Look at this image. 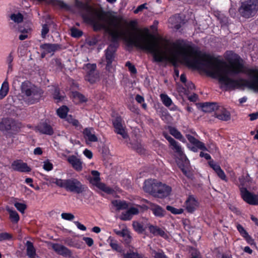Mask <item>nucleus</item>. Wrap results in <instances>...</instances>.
I'll return each instance as SVG.
<instances>
[{
	"label": "nucleus",
	"mask_w": 258,
	"mask_h": 258,
	"mask_svg": "<svg viewBox=\"0 0 258 258\" xmlns=\"http://www.w3.org/2000/svg\"><path fill=\"white\" fill-rule=\"evenodd\" d=\"M98 188L108 194H113L114 193V190L112 188L107 186L103 183L100 184Z\"/></svg>",
	"instance_id": "4c0bfd02"
},
{
	"label": "nucleus",
	"mask_w": 258,
	"mask_h": 258,
	"mask_svg": "<svg viewBox=\"0 0 258 258\" xmlns=\"http://www.w3.org/2000/svg\"><path fill=\"white\" fill-rule=\"evenodd\" d=\"M112 204L116 207L117 211L124 210L128 208L127 203L124 201L114 200L112 202Z\"/></svg>",
	"instance_id": "a878e982"
},
{
	"label": "nucleus",
	"mask_w": 258,
	"mask_h": 258,
	"mask_svg": "<svg viewBox=\"0 0 258 258\" xmlns=\"http://www.w3.org/2000/svg\"><path fill=\"white\" fill-rule=\"evenodd\" d=\"M11 167L14 170L21 172H28L31 171V168L27 164L21 160H16L13 161Z\"/></svg>",
	"instance_id": "9b49d317"
},
{
	"label": "nucleus",
	"mask_w": 258,
	"mask_h": 258,
	"mask_svg": "<svg viewBox=\"0 0 258 258\" xmlns=\"http://www.w3.org/2000/svg\"><path fill=\"white\" fill-rule=\"evenodd\" d=\"M52 182L55 183L60 187L64 188L67 191L76 194H81L85 190L86 186L78 179L71 178L66 179H53Z\"/></svg>",
	"instance_id": "7ed1b4c3"
},
{
	"label": "nucleus",
	"mask_w": 258,
	"mask_h": 258,
	"mask_svg": "<svg viewBox=\"0 0 258 258\" xmlns=\"http://www.w3.org/2000/svg\"><path fill=\"white\" fill-rule=\"evenodd\" d=\"M215 116L223 121H228L231 118L230 112L222 106H219L215 113Z\"/></svg>",
	"instance_id": "4468645a"
},
{
	"label": "nucleus",
	"mask_w": 258,
	"mask_h": 258,
	"mask_svg": "<svg viewBox=\"0 0 258 258\" xmlns=\"http://www.w3.org/2000/svg\"><path fill=\"white\" fill-rule=\"evenodd\" d=\"M12 238V235L8 233L4 232L0 233V241L10 239Z\"/></svg>",
	"instance_id": "8fccbe9b"
},
{
	"label": "nucleus",
	"mask_w": 258,
	"mask_h": 258,
	"mask_svg": "<svg viewBox=\"0 0 258 258\" xmlns=\"http://www.w3.org/2000/svg\"><path fill=\"white\" fill-rule=\"evenodd\" d=\"M132 217V216L130 214L128 211L127 210L126 212L121 214L120 216V219L124 221L130 220L131 219Z\"/></svg>",
	"instance_id": "49530a36"
},
{
	"label": "nucleus",
	"mask_w": 258,
	"mask_h": 258,
	"mask_svg": "<svg viewBox=\"0 0 258 258\" xmlns=\"http://www.w3.org/2000/svg\"><path fill=\"white\" fill-rule=\"evenodd\" d=\"M9 91V85L6 79L3 83L0 89V100L3 99L8 95Z\"/></svg>",
	"instance_id": "5701e85b"
},
{
	"label": "nucleus",
	"mask_w": 258,
	"mask_h": 258,
	"mask_svg": "<svg viewBox=\"0 0 258 258\" xmlns=\"http://www.w3.org/2000/svg\"><path fill=\"white\" fill-rule=\"evenodd\" d=\"M74 223L76 224L78 229L82 231H85L86 230V227L84 225L80 223L79 222L75 221Z\"/></svg>",
	"instance_id": "338daca9"
},
{
	"label": "nucleus",
	"mask_w": 258,
	"mask_h": 258,
	"mask_svg": "<svg viewBox=\"0 0 258 258\" xmlns=\"http://www.w3.org/2000/svg\"><path fill=\"white\" fill-rule=\"evenodd\" d=\"M50 25V23L48 21L46 22L45 24L42 25V29L41 31V37L43 39L45 38L46 35L49 31V25Z\"/></svg>",
	"instance_id": "72a5a7b5"
},
{
	"label": "nucleus",
	"mask_w": 258,
	"mask_h": 258,
	"mask_svg": "<svg viewBox=\"0 0 258 258\" xmlns=\"http://www.w3.org/2000/svg\"><path fill=\"white\" fill-rule=\"evenodd\" d=\"M237 229L242 237H244L245 235L248 234L243 226L240 224H238L237 225Z\"/></svg>",
	"instance_id": "6e6d98bb"
},
{
	"label": "nucleus",
	"mask_w": 258,
	"mask_h": 258,
	"mask_svg": "<svg viewBox=\"0 0 258 258\" xmlns=\"http://www.w3.org/2000/svg\"><path fill=\"white\" fill-rule=\"evenodd\" d=\"M123 258H143L142 255L137 252H127L123 254Z\"/></svg>",
	"instance_id": "a19ab883"
},
{
	"label": "nucleus",
	"mask_w": 258,
	"mask_h": 258,
	"mask_svg": "<svg viewBox=\"0 0 258 258\" xmlns=\"http://www.w3.org/2000/svg\"><path fill=\"white\" fill-rule=\"evenodd\" d=\"M166 209L167 210L174 214H180L182 213L183 212V210L182 209H176L169 206H167Z\"/></svg>",
	"instance_id": "37998d69"
},
{
	"label": "nucleus",
	"mask_w": 258,
	"mask_h": 258,
	"mask_svg": "<svg viewBox=\"0 0 258 258\" xmlns=\"http://www.w3.org/2000/svg\"><path fill=\"white\" fill-rule=\"evenodd\" d=\"M20 89L24 101L28 105L39 102L43 93L41 88L28 81L21 84Z\"/></svg>",
	"instance_id": "f03ea898"
},
{
	"label": "nucleus",
	"mask_w": 258,
	"mask_h": 258,
	"mask_svg": "<svg viewBox=\"0 0 258 258\" xmlns=\"http://www.w3.org/2000/svg\"><path fill=\"white\" fill-rule=\"evenodd\" d=\"M113 124L115 128V132L122 136L123 139H126L128 135L125 130V127L122 124V119L120 117H117L113 120Z\"/></svg>",
	"instance_id": "9d476101"
},
{
	"label": "nucleus",
	"mask_w": 258,
	"mask_h": 258,
	"mask_svg": "<svg viewBox=\"0 0 258 258\" xmlns=\"http://www.w3.org/2000/svg\"><path fill=\"white\" fill-rule=\"evenodd\" d=\"M216 173L217 174V175L218 176V177L219 178H220L222 180H224L225 181H227V177H226L224 172L221 168H220Z\"/></svg>",
	"instance_id": "09e8293b"
},
{
	"label": "nucleus",
	"mask_w": 258,
	"mask_h": 258,
	"mask_svg": "<svg viewBox=\"0 0 258 258\" xmlns=\"http://www.w3.org/2000/svg\"><path fill=\"white\" fill-rule=\"evenodd\" d=\"M53 95L54 99L56 100L57 102L62 99L63 97L59 95V90L56 88L54 89Z\"/></svg>",
	"instance_id": "603ef678"
},
{
	"label": "nucleus",
	"mask_w": 258,
	"mask_h": 258,
	"mask_svg": "<svg viewBox=\"0 0 258 258\" xmlns=\"http://www.w3.org/2000/svg\"><path fill=\"white\" fill-rule=\"evenodd\" d=\"M183 173V174L188 178H191L192 177L191 172L185 166L182 167H180Z\"/></svg>",
	"instance_id": "13d9d810"
},
{
	"label": "nucleus",
	"mask_w": 258,
	"mask_h": 258,
	"mask_svg": "<svg viewBox=\"0 0 258 258\" xmlns=\"http://www.w3.org/2000/svg\"><path fill=\"white\" fill-rule=\"evenodd\" d=\"M100 176L93 177L91 179V182L93 184L96 185L97 187H99V184H102V183L100 181Z\"/></svg>",
	"instance_id": "3c124183"
},
{
	"label": "nucleus",
	"mask_w": 258,
	"mask_h": 258,
	"mask_svg": "<svg viewBox=\"0 0 258 258\" xmlns=\"http://www.w3.org/2000/svg\"><path fill=\"white\" fill-rule=\"evenodd\" d=\"M51 64L56 70H61L63 68V64L61 63V60L58 58L53 59L51 60Z\"/></svg>",
	"instance_id": "c9c22d12"
},
{
	"label": "nucleus",
	"mask_w": 258,
	"mask_h": 258,
	"mask_svg": "<svg viewBox=\"0 0 258 258\" xmlns=\"http://www.w3.org/2000/svg\"><path fill=\"white\" fill-rule=\"evenodd\" d=\"M160 98L165 106L169 107L172 104V101L171 99L166 94H161Z\"/></svg>",
	"instance_id": "f704fd0d"
},
{
	"label": "nucleus",
	"mask_w": 258,
	"mask_h": 258,
	"mask_svg": "<svg viewBox=\"0 0 258 258\" xmlns=\"http://www.w3.org/2000/svg\"><path fill=\"white\" fill-rule=\"evenodd\" d=\"M14 206L18 211L22 213L24 212L26 209V206L24 204L17 202L15 203Z\"/></svg>",
	"instance_id": "a18cd8bd"
},
{
	"label": "nucleus",
	"mask_w": 258,
	"mask_h": 258,
	"mask_svg": "<svg viewBox=\"0 0 258 258\" xmlns=\"http://www.w3.org/2000/svg\"><path fill=\"white\" fill-rule=\"evenodd\" d=\"M171 191V188L170 186L159 182L154 196L161 198H164L169 196Z\"/></svg>",
	"instance_id": "ddd939ff"
},
{
	"label": "nucleus",
	"mask_w": 258,
	"mask_h": 258,
	"mask_svg": "<svg viewBox=\"0 0 258 258\" xmlns=\"http://www.w3.org/2000/svg\"><path fill=\"white\" fill-rule=\"evenodd\" d=\"M116 47L115 44H110L105 50L106 69L110 71L112 68L111 63L115 58V52Z\"/></svg>",
	"instance_id": "6e6552de"
},
{
	"label": "nucleus",
	"mask_w": 258,
	"mask_h": 258,
	"mask_svg": "<svg viewBox=\"0 0 258 258\" xmlns=\"http://www.w3.org/2000/svg\"><path fill=\"white\" fill-rule=\"evenodd\" d=\"M7 211L10 214V218L13 222L17 223L19 220V216L17 212L14 211L9 207L7 208Z\"/></svg>",
	"instance_id": "c85d7f7f"
},
{
	"label": "nucleus",
	"mask_w": 258,
	"mask_h": 258,
	"mask_svg": "<svg viewBox=\"0 0 258 258\" xmlns=\"http://www.w3.org/2000/svg\"><path fill=\"white\" fill-rule=\"evenodd\" d=\"M73 97L75 99L78 100L80 102H85L87 99L85 96L78 92H74L73 93Z\"/></svg>",
	"instance_id": "ea45409f"
},
{
	"label": "nucleus",
	"mask_w": 258,
	"mask_h": 258,
	"mask_svg": "<svg viewBox=\"0 0 258 258\" xmlns=\"http://www.w3.org/2000/svg\"><path fill=\"white\" fill-rule=\"evenodd\" d=\"M83 239L89 246H91L94 243L93 239L90 237H84Z\"/></svg>",
	"instance_id": "0e129e2a"
},
{
	"label": "nucleus",
	"mask_w": 258,
	"mask_h": 258,
	"mask_svg": "<svg viewBox=\"0 0 258 258\" xmlns=\"http://www.w3.org/2000/svg\"><path fill=\"white\" fill-rule=\"evenodd\" d=\"M26 245L27 246V255L30 258H35L36 250L33 243L30 241H27Z\"/></svg>",
	"instance_id": "393cba45"
},
{
	"label": "nucleus",
	"mask_w": 258,
	"mask_h": 258,
	"mask_svg": "<svg viewBox=\"0 0 258 258\" xmlns=\"http://www.w3.org/2000/svg\"><path fill=\"white\" fill-rule=\"evenodd\" d=\"M10 27L13 30L15 31H18L19 32L23 34H28L31 31L30 28H24L22 27H17L16 24H14L12 23L10 24Z\"/></svg>",
	"instance_id": "cd10ccee"
},
{
	"label": "nucleus",
	"mask_w": 258,
	"mask_h": 258,
	"mask_svg": "<svg viewBox=\"0 0 258 258\" xmlns=\"http://www.w3.org/2000/svg\"><path fill=\"white\" fill-rule=\"evenodd\" d=\"M188 141L195 147L202 151L207 150L205 144L191 135L187 136Z\"/></svg>",
	"instance_id": "4be33fe9"
},
{
	"label": "nucleus",
	"mask_w": 258,
	"mask_h": 258,
	"mask_svg": "<svg viewBox=\"0 0 258 258\" xmlns=\"http://www.w3.org/2000/svg\"><path fill=\"white\" fill-rule=\"evenodd\" d=\"M21 122L12 118L7 117L3 119L0 122V131L8 137L18 133L22 127Z\"/></svg>",
	"instance_id": "20e7f679"
},
{
	"label": "nucleus",
	"mask_w": 258,
	"mask_h": 258,
	"mask_svg": "<svg viewBox=\"0 0 258 258\" xmlns=\"http://www.w3.org/2000/svg\"><path fill=\"white\" fill-rule=\"evenodd\" d=\"M84 137L87 143L90 142H95L98 141L97 137L95 135L94 129L92 127L86 128L83 132Z\"/></svg>",
	"instance_id": "2eb2a0df"
},
{
	"label": "nucleus",
	"mask_w": 258,
	"mask_h": 258,
	"mask_svg": "<svg viewBox=\"0 0 258 258\" xmlns=\"http://www.w3.org/2000/svg\"><path fill=\"white\" fill-rule=\"evenodd\" d=\"M53 168V165L48 161L44 162L43 169L46 171H50Z\"/></svg>",
	"instance_id": "bf43d9fd"
},
{
	"label": "nucleus",
	"mask_w": 258,
	"mask_h": 258,
	"mask_svg": "<svg viewBox=\"0 0 258 258\" xmlns=\"http://www.w3.org/2000/svg\"><path fill=\"white\" fill-rule=\"evenodd\" d=\"M67 161L76 171H80L82 170L83 163L81 160L76 156L72 155L69 156Z\"/></svg>",
	"instance_id": "a211bd4d"
},
{
	"label": "nucleus",
	"mask_w": 258,
	"mask_h": 258,
	"mask_svg": "<svg viewBox=\"0 0 258 258\" xmlns=\"http://www.w3.org/2000/svg\"><path fill=\"white\" fill-rule=\"evenodd\" d=\"M218 105L216 103L206 102L204 103L202 106V110L204 112H210L213 111H216Z\"/></svg>",
	"instance_id": "b1692460"
},
{
	"label": "nucleus",
	"mask_w": 258,
	"mask_h": 258,
	"mask_svg": "<svg viewBox=\"0 0 258 258\" xmlns=\"http://www.w3.org/2000/svg\"><path fill=\"white\" fill-rule=\"evenodd\" d=\"M68 111V108L66 106H62L61 107H60L59 109L57 110V113L58 115L62 118H65L67 117V114Z\"/></svg>",
	"instance_id": "e433bc0d"
},
{
	"label": "nucleus",
	"mask_w": 258,
	"mask_h": 258,
	"mask_svg": "<svg viewBox=\"0 0 258 258\" xmlns=\"http://www.w3.org/2000/svg\"><path fill=\"white\" fill-rule=\"evenodd\" d=\"M109 245L114 250L117 251H120L121 250L120 247L119 246L117 242L112 239L110 240Z\"/></svg>",
	"instance_id": "79ce46f5"
},
{
	"label": "nucleus",
	"mask_w": 258,
	"mask_h": 258,
	"mask_svg": "<svg viewBox=\"0 0 258 258\" xmlns=\"http://www.w3.org/2000/svg\"><path fill=\"white\" fill-rule=\"evenodd\" d=\"M145 202L149 205V208L152 210L155 216L161 217L164 215L165 211L160 206L147 200H145Z\"/></svg>",
	"instance_id": "6ab92c4d"
},
{
	"label": "nucleus",
	"mask_w": 258,
	"mask_h": 258,
	"mask_svg": "<svg viewBox=\"0 0 258 258\" xmlns=\"http://www.w3.org/2000/svg\"><path fill=\"white\" fill-rule=\"evenodd\" d=\"M258 11V0H245L238 8L239 14L243 18L249 19L256 15Z\"/></svg>",
	"instance_id": "39448f33"
},
{
	"label": "nucleus",
	"mask_w": 258,
	"mask_h": 258,
	"mask_svg": "<svg viewBox=\"0 0 258 258\" xmlns=\"http://www.w3.org/2000/svg\"><path fill=\"white\" fill-rule=\"evenodd\" d=\"M243 237L249 244H255L253 239L248 234V233L245 235Z\"/></svg>",
	"instance_id": "e2e57ef3"
},
{
	"label": "nucleus",
	"mask_w": 258,
	"mask_h": 258,
	"mask_svg": "<svg viewBox=\"0 0 258 258\" xmlns=\"http://www.w3.org/2000/svg\"><path fill=\"white\" fill-rule=\"evenodd\" d=\"M169 131L171 135L174 136L175 138L180 140L182 142L185 141V139L181 134V133L175 127H169Z\"/></svg>",
	"instance_id": "bb28decb"
},
{
	"label": "nucleus",
	"mask_w": 258,
	"mask_h": 258,
	"mask_svg": "<svg viewBox=\"0 0 258 258\" xmlns=\"http://www.w3.org/2000/svg\"><path fill=\"white\" fill-rule=\"evenodd\" d=\"M51 245L52 248L57 254L66 257H72L73 256L72 251L66 246L58 243H52Z\"/></svg>",
	"instance_id": "1a4fd4ad"
},
{
	"label": "nucleus",
	"mask_w": 258,
	"mask_h": 258,
	"mask_svg": "<svg viewBox=\"0 0 258 258\" xmlns=\"http://www.w3.org/2000/svg\"><path fill=\"white\" fill-rule=\"evenodd\" d=\"M86 68L89 71L86 76V80L91 84L95 83L99 77L98 73L96 71V65L88 63L86 65Z\"/></svg>",
	"instance_id": "0eeeda50"
},
{
	"label": "nucleus",
	"mask_w": 258,
	"mask_h": 258,
	"mask_svg": "<svg viewBox=\"0 0 258 258\" xmlns=\"http://www.w3.org/2000/svg\"><path fill=\"white\" fill-rule=\"evenodd\" d=\"M158 182L154 179H148L145 181L143 189L145 191L150 193L154 196L157 189Z\"/></svg>",
	"instance_id": "f8f14e48"
},
{
	"label": "nucleus",
	"mask_w": 258,
	"mask_h": 258,
	"mask_svg": "<svg viewBox=\"0 0 258 258\" xmlns=\"http://www.w3.org/2000/svg\"><path fill=\"white\" fill-rule=\"evenodd\" d=\"M120 236L124 238V240L126 243H128L130 242L131 236L127 229H123L122 233Z\"/></svg>",
	"instance_id": "58836bf2"
},
{
	"label": "nucleus",
	"mask_w": 258,
	"mask_h": 258,
	"mask_svg": "<svg viewBox=\"0 0 258 258\" xmlns=\"http://www.w3.org/2000/svg\"><path fill=\"white\" fill-rule=\"evenodd\" d=\"M163 135H164V137L166 139V140L170 143V145L175 141L174 139H173L172 137H171L170 136H169L167 134L164 133Z\"/></svg>",
	"instance_id": "774afa93"
},
{
	"label": "nucleus",
	"mask_w": 258,
	"mask_h": 258,
	"mask_svg": "<svg viewBox=\"0 0 258 258\" xmlns=\"http://www.w3.org/2000/svg\"><path fill=\"white\" fill-rule=\"evenodd\" d=\"M149 231L154 236H160L165 239L168 238V235L164 230L157 226H154L150 224H147Z\"/></svg>",
	"instance_id": "f3484780"
},
{
	"label": "nucleus",
	"mask_w": 258,
	"mask_h": 258,
	"mask_svg": "<svg viewBox=\"0 0 258 258\" xmlns=\"http://www.w3.org/2000/svg\"><path fill=\"white\" fill-rule=\"evenodd\" d=\"M170 146H172V149L174 150L178 155L180 156L184 155L181 147L175 140L170 144Z\"/></svg>",
	"instance_id": "2f4dec72"
},
{
	"label": "nucleus",
	"mask_w": 258,
	"mask_h": 258,
	"mask_svg": "<svg viewBox=\"0 0 258 258\" xmlns=\"http://www.w3.org/2000/svg\"><path fill=\"white\" fill-rule=\"evenodd\" d=\"M71 35L73 37H79L82 36V32L76 28H73L71 29Z\"/></svg>",
	"instance_id": "864d4df0"
},
{
	"label": "nucleus",
	"mask_w": 258,
	"mask_h": 258,
	"mask_svg": "<svg viewBox=\"0 0 258 258\" xmlns=\"http://www.w3.org/2000/svg\"><path fill=\"white\" fill-rule=\"evenodd\" d=\"M209 164L211 168L216 172L218 171L220 168V166L217 164L215 163L213 160L209 162Z\"/></svg>",
	"instance_id": "5fc2aeb1"
},
{
	"label": "nucleus",
	"mask_w": 258,
	"mask_h": 258,
	"mask_svg": "<svg viewBox=\"0 0 258 258\" xmlns=\"http://www.w3.org/2000/svg\"><path fill=\"white\" fill-rule=\"evenodd\" d=\"M139 208H141L140 206H137L136 207H133L130 208L127 210L130 214L133 216L134 215H137L139 213Z\"/></svg>",
	"instance_id": "c03bdc74"
},
{
	"label": "nucleus",
	"mask_w": 258,
	"mask_h": 258,
	"mask_svg": "<svg viewBox=\"0 0 258 258\" xmlns=\"http://www.w3.org/2000/svg\"><path fill=\"white\" fill-rule=\"evenodd\" d=\"M185 206L187 211L192 213L198 207V203L194 197L189 196L185 202Z\"/></svg>",
	"instance_id": "aec40b11"
},
{
	"label": "nucleus",
	"mask_w": 258,
	"mask_h": 258,
	"mask_svg": "<svg viewBox=\"0 0 258 258\" xmlns=\"http://www.w3.org/2000/svg\"><path fill=\"white\" fill-rule=\"evenodd\" d=\"M125 66L128 68L129 71L133 74L137 73V70L135 66L133 65L130 61L126 62Z\"/></svg>",
	"instance_id": "4d7b16f0"
},
{
	"label": "nucleus",
	"mask_w": 258,
	"mask_h": 258,
	"mask_svg": "<svg viewBox=\"0 0 258 258\" xmlns=\"http://www.w3.org/2000/svg\"><path fill=\"white\" fill-rule=\"evenodd\" d=\"M147 4L145 3L142 5L139 6L134 11L135 14H138L140 12H142L144 9H147V7L146 6Z\"/></svg>",
	"instance_id": "680f3d73"
},
{
	"label": "nucleus",
	"mask_w": 258,
	"mask_h": 258,
	"mask_svg": "<svg viewBox=\"0 0 258 258\" xmlns=\"http://www.w3.org/2000/svg\"><path fill=\"white\" fill-rule=\"evenodd\" d=\"M240 195L242 199L247 203L258 205V195L251 194L245 187L240 188Z\"/></svg>",
	"instance_id": "423d86ee"
},
{
	"label": "nucleus",
	"mask_w": 258,
	"mask_h": 258,
	"mask_svg": "<svg viewBox=\"0 0 258 258\" xmlns=\"http://www.w3.org/2000/svg\"><path fill=\"white\" fill-rule=\"evenodd\" d=\"M133 226L134 230L139 233H143L146 228H148L147 225L145 227H144L141 223L138 221H134L133 222Z\"/></svg>",
	"instance_id": "c756f323"
},
{
	"label": "nucleus",
	"mask_w": 258,
	"mask_h": 258,
	"mask_svg": "<svg viewBox=\"0 0 258 258\" xmlns=\"http://www.w3.org/2000/svg\"><path fill=\"white\" fill-rule=\"evenodd\" d=\"M191 258H201V257L199 255V252L195 249H191Z\"/></svg>",
	"instance_id": "69168bd1"
},
{
	"label": "nucleus",
	"mask_w": 258,
	"mask_h": 258,
	"mask_svg": "<svg viewBox=\"0 0 258 258\" xmlns=\"http://www.w3.org/2000/svg\"><path fill=\"white\" fill-rule=\"evenodd\" d=\"M41 50H44L45 52L52 55L54 52L61 49V46L58 44L44 43L40 45Z\"/></svg>",
	"instance_id": "dca6fc26"
},
{
	"label": "nucleus",
	"mask_w": 258,
	"mask_h": 258,
	"mask_svg": "<svg viewBox=\"0 0 258 258\" xmlns=\"http://www.w3.org/2000/svg\"><path fill=\"white\" fill-rule=\"evenodd\" d=\"M13 60H14V56L13 55V52H11L9 53V55L7 57V58H6V62L8 64V71H7L8 73L11 72L13 70Z\"/></svg>",
	"instance_id": "473e14b6"
},
{
	"label": "nucleus",
	"mask_w": 258,
	"mask_h": 258,
	"mask_svg": "<svg viewBox=\"0 0 258 258\" xmlns=\"http://www.w3.org/2000/svg\"><path fill=\"white\" fill-rule=\"evenodd\" d=\"M37 128L38 131L43 134L48 135H52L53 134V130L50 125L47 123H41L39 124Z\"/></svg>",
	"instance_id": "412c9836"
},
{
	"label": "nucleus",
	"mask_w": 258,
	"mask_h": 258,
	"mask_svg": "<svg viewBox=\"0 0 258 258\" xmlns=\"http://www.w3.org/2000/svg\"><path fill=\"white\" fill-rule=\"evenodd\" d=\"M76 6L83 11L81 15L86 22L92 24L95 31L104 29L111 36L113 41H117L121 38L130 45L146 50L152 54L154 62L175 61L178 57L181 58V40L173 43V50L168 55L166 51L168 46L167 40L159 41L152 35L142 33L132 37L126 32L118 30L120 21L117 17L108 15L103 11H98L87 3L78 0L76 1Z\"/></svg>",
	"instance_id": "f257e3e1"
},
{
	"label": "nucleus",
	"mask_w": 258,
	"mask_h": 258,
	"mask_svg": "<svg viewBox=\"0 0 258 258\" xmlns=\"http://www.w3.org/2000/svg\"><path fill=\"white\" fill-rule=\"evenodd\" d=\"M10 19L15 23L19 24L23 22L24 17L20 13L17 14H12L10 17Z\"/></svg>",
	"instance_id": "7c9ffc66"
},
{
	"label": "nucleus",
	"mask_w": 258,
	"mask_h": 258,
	"mask_svg": "<svg viewBox=\"0 0 258 258\" xmlns=\"http://www.w3.org/2000/svg\"><path fill=\"white\" fill-rule=\"evenodd\" d=\"M67 120L69 123H72L75 126H78L79 125V121L77 120L72 118L71 116L67 117Z\"/></svg>",
	"instance_id": "052dcab7"
},
{
	"label": "nucleus",
	"mask_w": 258,
	"mask_h": 258,
	"mask_svg": "<svg viewBox=\"0 0 258 258\" xmlns=\"http://www.w3.org/2000/svg\"><path fill=\"white\" fill-rule=\"evenodd\" d=\"M61 217L62 219L67 220L71 221L75 218L74 215L69 213H63L61 215Z\"/></svg>",
	"instance_id": "de8ad7c7"
}]
</instances>
